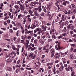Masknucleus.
<instances>
[{
  "mask_svg": "<svg viewBox=\"0 0 76 76\" xmlns=\"http://www.w3.org/2000/svg\"><path fill=\"white\" fill-rule=\"evenodd\" d=\"M37 10L39 11V12L40 13V12H41V11H42V9L39 8H35L34 10V12L36 16H38V13L37 12Z\"/></svg>",
  "mask_w": 76,
  "mask_h": 76,
  "instance_id": "1",
  "label": "nucleus"
},
{
  "mask_svg": "<svg viewBox=\"0 0 76 76\" xmlns=\"http://www.w3.org/2000/svg\"><path fill=\"white\" fill-rule=\"evenodd\" d=\"M47 16H49L50 19H51L53 17V14L50 12V11H48V13L47 14Z\"/></svg>",
  "mask_w": 76,
  "mask_h": 76,
  "instance_id": "2",
  "label": "nucleus"
},
{
  "mask_svg": "<svg viewBox=\"0 0 76 76\" xmlns=\"http://www.w3.org/2000/svg\"><path fill=\"white\" fill-rule=\"evenodd\" d=\"M72 28V29L73 30L74 29V26H73V25L72 24H70L67 26V29H70Z\"/></svg>",
  "mask_w": 76,
  "mask_h": 76,
  "instance_id": "3",
  "label": "nucleus"
},
{
  "mask_svg": "<svg viewBox=\"0 0 76 76\" xmlns=\"http://www.w3.org/2000/svg\"><path fill=\"white\" fill-rule=\"evenodd\" d=\"M67 54V52H65L64 53H61V56L62 57H64L66 56Z\"/></svg>",
  "mask_w": 76,
  "mask_h": 76,
  "instance_id": "4",
  "label": "nucleus"
},
{
  "mask_svg": "<svg viewBox=\"0 0 76 76\" xmlns=\"http://www.w3.org/2000/svg\"><path fill=\"white\" fill-rule=\"evenodd\" d=\"M62 19L63 20L65 21L66 20V18H67V17L66 15H62Z\"/></svg>",
  "mask_w": 76,
  "mask_h": 76,
  "instance_id": "5",
  "label": "nucleus"
},
{
  "mask_svg": "<svg viewBox=\"0 0 76 76\" xmlns=\"http://www.w3.org/2000/svg\"><path fill=\"white\" fill-rule=\"evenodd\" d=\"M25 5L26 7H29L30 9H33V7H29V4H25Z\"/></svg>",
  "mask_w": 76,
  "mask_h": 76,
  "instance_id": "6",
  "label": "nucleus"
},
{
  "mask_svg": "<svg viewBox=\"0 0 76 76\" xmlns=\"http://www.w3.org/2000/svg\"><path fill=\"white\" fill-rule=\"evenodd\" d=\"M63 69H64V66H61V67H60L59 69V70L60 72H62L63 70Z\"/></svg>",
  "mask_w": 76,
  "mask_h": 76,
  "instance_id": "7",
  "label": "nucleus"
},
{
  "mask_svg": "<svg viewBox=\"0 0 76 76\" xmlns=\"http://www.w3.org/2000/svg\"><path fill=\"white\" fill-rule=\"evenodd\" d=\"M58 48H57V50H60L62 48L60 47V44H58Z\"/></svg>",
  "mask_w": 76,
  "mask_h": 76,
  "instance_id": "8",
  "label": "nucleus"
},
{
  "mask_svg": "<svg viewBox=\"0 0 76 76\" xmlns=\"http://www.w3.org/2000/svg\"><path fill=\"white\" fill-rule=\"evenodd\" d=\"M31 26V29H34L35 28H36V26L35 25L32 24Z\"/></svg>",
  "mask_w": 76,
  "mask_h": 76,
  "instance_id": "9",
  "label": "nucleus"
},
{
  "mask_svg": "<svg viewBox=\"0 0 76 76\" xmlns=\"http://www.w3.org/2000/svg\"><path fill=\"white\" fill-rule=\"evenodd\" d=\"M7 69L8 71H9L10 72H12V68L10 67H7Z\"/></svg>",
  "mask_w": 76,
  "mask_h": 76,
  "instance_id": "10",
  "label": "nucleus"
},
{
  "mask_svg": "<svg viewBox=\"0 0 76 76\" xmlns=\"http://www.w3.org/2000/svg\"><path fill=\"white\" fill-rule=\"evenodd\" d=\"M29 40H26V45H27V47H28V44H29Z\"/></svg>",
  "mask_w": 76,
  "mask_h": 76,
  "instance_id": "11",
  "label": "nucleus"
},
{
  "mask_svg": "<svg viewBox=\"0 0 76 76\" xmlns=\"http://www.w3.org/2000/svg\"><path fill=\"white\" fill-rule=\"evenodd\" d=\"M65 40V42H67L69 41L68 40V39H69V38L68 37H65L63 38Z\"/></svg>",
  "mask_w": 76,
  "mask_h": 76,
  "instance_id": "12",
  "label": "nucleus"
},
{
  "mask_svg": "<svg viewBox=\"0 0 76 76\" xmlns=\"http://www.w3.org/2000/svg\"><path fill=\"white\" fill-rule=\"evenodd\" d=\"M28 13L31 15H32V14L33 13V11H31V10H28Z\"/></svg>",
  "mask_w": 76,
  "mask_h": 76,
  "instance_id": "13",
  "label": "nucleus"
},
{
  "mask_svg": "<svg viewBox=\"0 0 76 76\" xmlns=\"http://www.w3.org/2000/svg\"><path fill=\"white\" fill-rule=\"evenodd\" d=\"M34 5H36V4L38 5L39 4V2L36 1H34Z\"/></svg>",
  "mask_w": 76,
  "mask_h": 76,
  "instance_id": "14",
  "label": "nucleus"
},
{
  "mask_svg": "<svg viewBox=\"0 0 76 76\" xmlns=\"http://www.w3.org/2000/svg\"><path fill=\"white\" fill-rule=\"evenodd\" d=\"M54 58L56 59L57 58H60V57H59V56H58V55H55L54 56Z\"/></svg>",
  "mask_w": 76,
  "mask_h": 76,
  "instance_id": "15",
  "label": "nucleus"
},
{
  "mask_svg": "<svg viewBox=\"0 0 76 76\" xmlns=\"http://www.w3.org/2000/svg\"><path fill=\"white\" fill-rule=\"evenodd\" d=\"M26 18H24V20L23 21V24L24 25H25V23H26Z\"/></svg>",
  "mask_w": 76,
  "mask_h": 76,
  "instance_id": "16",
  "label": "nucleus"
},
{
  "mask_svg": "<svg viewBox=\"0 0 76 76\" xmlns=\"http://www.w3.org/2000/svg\"><path fill=\"white\" fill-rule=\"evenodd\" d=\"M11 61V59L9 58L7 60V63H10Z\"/></svg>",
  "mask_w": 76,
  "mask_h": 76,
  "instance_id": "17",
  "label": "nucleus"
},
{
  "mask_svg": "<svg viewBox=\"0 0 76 76\" xmlns=\"http://www.w3.org/2000/svg\"><path fill=\"white\" fill-rule=\"evenodd\" d=\"M19 33H20V32H19V31H18L17 32V33L16 34V35L17 37H19Z\"/></svg>",
  "mask_w": 76,
  "mask_h": 76,
  "instance_id": "18",
  "label": "nucleus"
},
{
  "mask_svg": "<svg viewBox=\"0 0 76 76\" xmlns=\"http://www.w3.org/2000/svg\"><path fill=\"white\" fill-rule=\"evenodd\" d=\"M52 31L53 33L54 34H55L56 32V30L54 29H53Z\"/></svg>",
  "mask_w": 76,
  "mask_h": 76,
  "instance_id": "19",
  "label": "nucleus"
},
{
  "mask_svg": "<svg viewBox=\"0 0 76 76\" xmlns=\"http://www.w3.org/2000/svg\"><path fill=\"white\" fill-rule=\"evenodd\" d=\"M50 52L51 53H54V50L53 49H52L50 50Z\"/></svg>",
  "mask_w": 76,
  "mask_h": 76,
  "instance_id": "20",
  "label": "nucleus"
},
{
  "mask_svg": "<svg viewBox=\"0 0 76 76\" xmlns=\"http://www.w3.org/2000/svg\"><path fill=\"white\" fill-rule=\"evenodd\" d=\"M52 37L53 38H54V39H56V38H57V37H56V35L54 34H53Z\"/></svg>",
  "mask_w": 76,
  "mask_h": 76,
  "instance_id": "21",
  "label": "nucleus"
},
{
  "mask_svg": "<svg viewBox=\"0 0 76 76\" xmlns=\"http://www.w3.org/2000/svg\"><path fill=\"white\" fill-rule=\"evenodd\" d=\"M16 48V47H15V45H12V48L13 50H15V48Z\"/></svg>",
  "mask_w": 76,
  "mask_h": 76,
  "instance_id": "22",
  "label": "nucleus"
},
{
  "mask_svg": "<svg viewBox=\"0 0 76 76\" xmlns=\"http://www.w3.org/2000/svg\"><path fill=\"white\" fill-rule=\"evenodd\" d=\"M52 5H53V3L52 2H51L49 4L48 6H49V7H51V6Z\"/></svg>",
  "mask_w": 76,
  "mask_h": 76,
  "instance_id": "23",
  "label": "nucleus"
},
{
  "mask_svg": "<svg viewBox=\"0 0 76 76\" xmlns=\"http://www.w3.org/2000/svg\"><path fill=\"white\" fill-rule=\"evenodd\" d=\"M15 8V9H17V10H18L19 9V7H18V5H16L14 6Z\"/></svg>",
  "mask_w": 76,
  "mask_h": 76,
  "instance_id": "24",
  "label": "nucleus"
},
{
  "mask_svg": "<svg viewBox=\"0 0 76 76\" xmlns=\"http://www.w3.org/2000/svg\"><path fill=\"white\" fill-rule=\"evenodd\" d=\"M42 63H43V64H44L45 63V61L43 59L41 60V61Z\"/></svg>",
  "mask_w": 76,
  "mask_h": 76,
  "instance_id": "25",
  "label": "nucleus"
},
{
  "mask_svg": "<svg viewBox=\"0 0 76 76\" xmlns=\"http://www.w3.org/2000/svg\"><path fill=\"white\" fill-rule=\"evenodd\" d=\"M72 13V12L71 11V10H69L68 11V15H70L71 13Z\"/></svg>",
  "mask_w": 76,
  "mask_h": 76,
  "instance_id": "26",
  "label": "nucleus"
},
{
  "mask_svg": "<svg viewBox=\"0 0 76 76\" xmlns=\"http://www.w3.org/2000/svg\"><path fill=\"white\" fill-rule=\"evenodd\" d=\"M13 30H14V31H17L18 30V28L17 27H13Z\"/></svg>",
  "mask_w": 76,
  "mask_h": 76,
  "instance_id": "27",
  "label": "nucleus"
},
{
  "mask_svg": "<svg viewBox=\"0 0 76 76\" xmlns=\"http://www.w3.org/2000/svg\"><path fill=\"white\" fill-rule=\"evenodd\" d=\"M37 42H38V40L37 39H35L34 41V44H37Z\"/></svg>",
  "mask_w": 76,
  "mask_h": 76,
  "instance_id": "28",
  "label": "nucleus"
},
{
  "mask_svg": "<svg viewBox=\"0 0 76 76\" xmlns=\"http://www.w3.org/2000/svg\"><path fill=\"white\" fill-rule=\"evenodd\" d=\"M34 39H35V38H34V37H33L32 38L31 40V42H34Z\"/></svg>",
  "mask_w": 76,
  "mask_h": 76,
  "instance_id": "29",
  "label": "nucleus"
},
{
  "mask_svg": "<svg viewBox=\"0 0 76 76\" xmlns=\"http://www.w3.org/2000/svg\"><path fill=\"white\" fill-rule=\"evenodd\" d=\"M36 57V55H35L34 56H33L31 58H32V59H35V57Z\"/></svg>",
  "mask_w": 76,
  "mask_h": 76,
  "instance_id": "30",
  "label": "nucleus"
},
{
  "mask_svg": "<svg viewBox=\"0 0 76 76\" xmlns=\"http://www.w3.org/2000/svg\"><path fill=\"white\" fill-rule=\"evenodd\" d=\"M9 31L11 33H13V30L12 29H10L9 30Z\"/></svg>",
  "mask_w": 76,
  "mask_h": 76,
  "instance_id": "31",
  "label": "nucleus"
},
{
  "mask_svg": "<svg viewBox=\"0 0 76 76\" xmlns=\"http://www.w3.org/2000/svg\"><path fill=\"white\" fill-rule=\"evenodd\" d=\"M56 55H57V56H59V57H60V53H56Z\"/></svg>",
  "mask_w": 76,
  "mask_h": 76,
  "instance_id": "32",
  "label": "nucleus"
},
{
  "mask_svg": "<svg viewBox=\"0 0 76 76\" xmlns=\"http://www.w3.org/2000/svg\"><path fill=\"white\" fill-rule=\"evenodd\" d=\"M54 56V53H52L51 55L50 56L51 58H53V56Z\"/></svg>",
  "mask_w": 76,
  "mask_h": 76,
  "instance_id": "33",
  "label": "nucleus"
},
{
  "mask_svg": "<svg viewBox=\"0 0 76 76\" xmlns=\"http://www.w3.org/2000/svg\"><path fill=\"white\" fill-rule=\"evenodd\" d=\"M18 25L19 27H20L22 26V24L20 23H18Z\"/></svg>",
  "mask_w": 76,
  "mask_h": 76,
  "instance_id": "34",
  "label": "nucleus"
},
{
  "mask_svg": "<svg viewBox=\"0 0 76 76\" xmlns=\"http://www.w3.org/2000/svg\"><path fill=\"white\" fill-rule=\"evenodd\" d=\"M20 1H18L17 2V4H18L19 5H21V3H20Z\"/></svg>",
  "mask_w": 76,
  "mask_h": 76,
  "instance_id": "35",
  "label": "nucleus"
},
{
  "mask_svg": "<svg viewBox=\"0 0 76 76\" xmlns=\"http://www.w3.org/2000/svg\"><path fill=\"white\" fill-rule=\"evenodd\" d=\"M73 54H71L70 55V58L71 59H72V58H73Z\"/></svg>",
  "mask_w": 76,
  "mask_h": 76,
  "instance_id": "36",
  "label": "nucleus"
},
{
  "mask_svg": "<svg viewBox=\"0 0 76 76\" xmlns=\"http://www.w3.org/2000/svg\"><path fill=\"white\" fill-rule=\"evenodd\" d=\"M43 51H45V50H46V47L44 46L43 48Z\"/></svg>",
  "mask_w": 76,
  "mask_h": 76,
  "instance_id": "37",
  "label": "nucleus"
},
{
  "mask_svg": "<svg viewBox=\"0 0 76 76\" xmlns=\"http://www.w3.org/2000/svg\"><path fill=\"white\" fill-rule=\"evenodd\" d=\"M22 39H23L24 40L25 39V36H23L21 37Z\"/></svg>",
  "mask_w": 76,
  "mask_h": 76,
  "instance_id": "38",
  "label": "nucleus"
},
{
  "mask_svg": "<svg viewBox=\"0 0 76 76\" xmlns=\"http://www.w3.org/2000/svg\"><path fill=\"white\" fill-rule=\"evenodd\" d=\"M20 7L21 8V9H22V8H24V7H25V6H23V5L22 4L20 5Z\"/></svg>",
  "mask_w": 76,
  "mask_h": 76,
  "instance_id": "39",
  "label": "nucleus"
},
{
  "mask_svg": "<svg viewBox=\"0 0 76 76\" xmlns=\"http://www.w3.org/2000/svg\"><path fill=\"white\" fill-rule=\"evenodd\" d=\"M32 33V31H28L27 32L28 34H29L30 33Z\"/></svg>",
  "mask_w": 76,
  "mask_h": 76,
  "instance_id": "40",
  "label": "nucleus"
},
{
  "mask_svg": "<svg viewBox=\"0 0 76 76\" xmlns=\"http://www.w3.org/2000/svg\"><path fill=\"white\" fill-rule=\"evenodd\" d=\"M51 25V23H47V25L48 26H50V25Z\"/></svg>",
  "mask_w": 76,
  "mask_h": 76,
  "instance_id": "41",
  "label": "nucleus"
},
{
  "mask_svg": "<svg viewBox=\"0 0 76 76\" xmlns=\"http://www.w3.org/2000/svg\"><path fill=\"white\" fill-rule=\"evenodd\" d=\"M40 15L42 16H44V12H42L41 14Z\"/></svg>",
  "mask_w": 76,
  "mask_h": 76,
  "instance_id": "42",
  "label": "nucleus"
},
{
  "mask_svg": "<svg viewBox=\"0 0 76 76\" xmlns=\"http://www.w3.org/2000/svg\"><path fill=\"white\" fill-rule=\"evenodd\" d=\"M59 2H60V1H57L55 3V4L56 5L58 4V3H59Z\"/></svg>",
  "mask_w": 76,
  "mask_h": 76,
  "instance_id": "43",
  "label": "nucleus"
},
{
  "mask_svg": "<svg viewBox=\"0 0 76 76\" xmlns=\"http://www.w3.org/2000/svg\"><path fill=\"white\" fill-rule=\"evenodd\" d=\"M33 56V53H31L30 54V55H29V57H32Z\"/></svg>",
  "mask_w": 76,
  "mask_h": 76,
  "instance_id": "44",
  "label": "nucleus"
},
{
  "mask_svg": "<svg viewBox=\"0 0 76 76\" xmlns=\"http://www.w3.org/2000/svg\"><path fill=\"white\" fill-rule=\"evenodd\" d=\"M63 26H64V24H62L60 26V28H63Z\"/></svg>",
  "mask_w": 76,
  "mask_h": 76,
  "instance_id": "45",
  "label": "nucleus"
},
{
  "mask_svg": "<svg viewBox=\"0 0 76 76\" xmlns=\"http://www.w3.org/2000/svg\"><path fill=\"white\" fill-rule=\"evenodd\" d=\"M17 48H20V47H21V46L19 45H17Z\"/></svg>",
  "mask_w": 76,
  "mask_h": 76,
  "instance_id": "46",
  "label": "nucleus"
},
{
  "mask_svg": "<svg viewBox=\"0 0 76 76\" xmlns=\"http://www.w3.org/2000/svg\"><path fill=\"white\" fill-rule=\"evenodd\" d=\"M26 69L27 70H31L32 68H26Z\"/></svg>",
  "mask_w": 76,
  "mask_h": 76,
  "instance_id": "47",
  "label": "nucleus"
},
{
  "mask_svg": "<svg viewBox=\"0 0 76 76\" xmlns=\"http://www.w3.org/2000/svg\"><path fill=\"white\" fill-rule=\"evenodd\" d=\"M66 31H67V30L66 29V27H64V32H66Z\"/></svg>",
  "mask_w": 76,
  "mask_h": 76,
  "instance_id": "48",
  "label": "nucleus"
},
{
  "mask_svg": "<svg viewBox=\"0 0 76 76\" xmlns=\"http://www.w3.org/2000/svg\"><path fill=\"white\" fill-rule=\"evenodd\" d=\"M71 6H72V7L73 8L76 7L75 5H74V4H72Z\"/></svg>",
  "mask_w": 76,
  "mask_h": 76,
  "instance_id": "49",
  "label": "nucleus"
},
{
  "mask_svg": "<svg viewBox=\"0 0 76 76\" xmlns=\"http://www.w3.org/2000/svg\"><path fill=\"white\" fill-rule=\"evenodd\" d=\"M73 12L74 13V14L75 15V14L76 13V10H74L73 11Z\"/></svg>",
  "mask_w": 76,
  "mask_h": 76,
  "instance_id": "50",
  "label": "nucleus"
},
{
  "mask_svg": "<svg viewBox=\"0 0 76 76\" xmlns=\"http://www.w3.org/2000/svg\"><path fill=\"white\" fill-rule=\"evenodd\" d=\"M21 16V14H20L19 15L18 17V19H20V17Z\"/></svg>",
  "mask_w": 76,
  "mask_h": 76,
  "instance_id": "51",
  "label": "nucleus"
},
{
  "mask_svg": "<svg viewBox=\"0 0 76 76\" xmlns=\"http://www.w3.org/2000/svg\"><path fill=\"white\" fill-rule=\"evenodd\" d=\"M3 66H4L3 64L0 65V69H1Z\"/></svg>",
  "mask_w": 76,
  "mask_h": 76,
  "instance_id": "52",
  "label": "nucleus"
},
{
  "mask_svg": "<svg viewBox=\"0 0 76 76\" xmlns=\"http://www.w3.org/2000/svg\"><path fill=\"white\" fill-rule=\"evenodd\" d=\"M45 42V41H43V40H42V41L40 42L42 44H44V42Z\"/></svg>",
  "mask_w": 76,
  "mask_h": 76,
  "instance_id": "53",
  "label": "nucleus"
},
{
  "mask_svg": "<svg viewBox=\"0 0 76 76\" xmlns=\"http://www.w3.org/2000/svg\"><path fill=\"white\" fill-rule=\"evenodd\" d=\"M13 40L14 41H16V38L15 37H14L13 38Z\"/></svg>",
  "mask_w": 76,
  "mask_h": 76,
  "instance_id": "54",
  "label": "nucleus"
},
{
  "mask_svg": "<svg viewBox=\"0 0 76 76\" xmlns=\"http://www.w3.org/2000/svg\"><path fill=\"white\" fill-rule=\"evenodd\" d=\"M68 68L69 69H71V72H73V69H72V68L70 67H68Z\"/></svg>",
  "mask_w": 76,
  "mask_h": 76,
  "instance_id": "55",
  "label": "nucleus"
},
{
  "mask_svg": "<svg viewBox=\"0 0 76 76\" xmlns=\"http://www.w3.org/2000/svg\"><path fill=\"white\" fill-rule=\"evenodd\" d=\"M29 3V0H27L25 2V4H28V3Z\"/></svg>",
  "mask_w": 76,
  "mask_h": 76,
  "instance_id": "56",
  "label": "nucleus"
},
{
  "mask_svg": "<svg viewBox=\"0 0 76 76\" xmlns=\"http://www.w3.org/2000/svg\"><path fill=\"white\" fill-rule=\"evenodd\" d=\"M13 70H15V69H16V66H13Z\"/></svg>",
  "mask_w": 76,
  "mask_h": 76,
  "instance_id": "57",
  "label": "nucleus"
},
{
  "mask_svg": "<svg viewBox=\"0 0 76 76\" xmlns=\"http://www.w3.org/2000/svg\"><path fill=\"white\" fill-rule=\"evenodd\" d=\"M7 22L8 23H10V20H7Z\"/></svg>",
  "mask_w": 76,
  "mask_h": 76,
  "instance_id": "58",
  "label": "nucleus"
},
{
  "mask_svg": "<svg viewBox=\"0 0 76 76\" xmlns=\"http://www.w3.org/2000/svg\"><path fill=\"white\" fill-rule=\"evenodd\" d=\"M18 13V11L16 10L15 11V12H14V14L15 15V14H16Z\"/></svg>",
  "mask_w": 76,
  "mask_h": 76,
  "instance_id": "59",
  "label": "nucleus"
},
{
  "mask_svg": "<svg viewBox=\"0 0 76 76\" xmlns=\"http://www.w3.org/2000/svg\"><path fill=\"white\" fill-rule=\"evenodd\" d=\"M53 64H54V63L53 62H51V63H50V66H52V65H53Z\"/></svg>",
  "mask_w": 76,
  "mask_h": 76,
  "instance_id": "60",
  "label": "nucleus"
},
{
  "mask_svg": "<svg viewBox=\"0 0 76 76\" xmlns=\"http://www.w3.org/2000/svg\"><path fill=\"white\" fill-rule=\"evenodd\" d=\"M39 50H42V47H40L38 49Z\"/></svg>",
  "mask_w": 76,
  "mask_h": 76,
  "instance_id": "61",
  "label": "nucleus"
},
{
  "mask_svg": "<svg viewBox=\"0 0 76 76\" xmlns=\"http://www.w3.org/2000/svg\"><path fill=\"white\" fill-rule=\"evenodd\" d=\"M66 35V33H64L62 34V35L63 37L65 36V35Z\"/></svg>",
  "mask_w": 76,
  "mask_h": 76,
  "instance_id": "62",
  "label": "nucleus"
},
{
  "mask_svg": "<svg viewBox=\"0 0 76 76\" xmlns=\"http://www.w3.org/2000/svg\"><path fill=\"white\" fill-rule=\"evenodd\" d=\"M66 3L67 4H69V3H70V2L68 1H66Z\"/></svg>",
  "mask_w": 76,
  "mask_h": 76,
  "instance_id": "63",
  "label": "nucleus"
},
{
  "mask_svg": "<svg viewBox=\"0 0 76 76\" xmlns=\"http://www.w3.org/2000/svg\"><path fill=\"white\" fill-rule=\"evenodd\" d=\"M63 5H64V6H66V4L64 2L63 3Z\"/></svg>",
  "mask_w": 76,
  "mask_h": 76,
  "instance_id": "64",
  "label": "nucleus"
}]
</instances>
